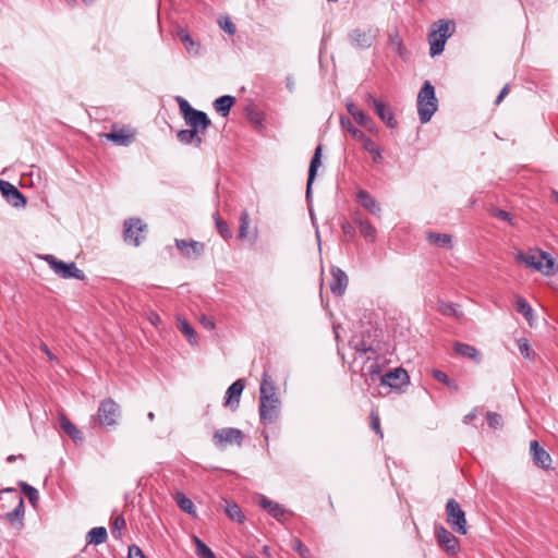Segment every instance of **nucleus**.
Here are the masks:
<instances>
[{"mask_svg": "<svg viewBox=\"0 0 558 558\" xmlns=\"http://www.w3.org/2000/svg\"><path fill=\"white\" fill-rule=\"evenodd\" d=\"M281 401L277 395L275 381L265 367L259 386V420L263 425L275 423L280 416Z\"/></svg>", "mask_w": 558, "mask_h": 558, "instance_id": "nucleus-1", "label": "nucleus"}, {"mask_svg": "<svg viewBox=\"0 0 558 558\" xmlns=\"http://www.w3.org/2000/svg\"><path fill=\"white\" fill-rule=\"evenodd\" d=\"M437 98L435 88L429 81H426L417 95V113L421 123H427L437 111Z\"/></svg>", "mask_w": 558, "mask_h": 558, "instance_id": "nucleus-2", "label": "nucleus"}, {"mask_svg": "<svg viewBox=\"0 0 558 558\" xmlns=\"http://www.w3.org/2000/svg\"><path fill=\"white\" fill-rule=\"evenodd\" d=\"M44 259L48 263L53 272L62 279H77L83 281L86 278L84 271L77 268L74 262L65 263L53 255H46Z\"/></svg>", "mask_w": 558, "mask_h": 558, "instance_id": "nucleus-3", "label": "nucleus"}, {"mask_svg": "<svg viewBox=\"0 0 558 558\" xmlns=\"http://www.w3.org/2000/svg\"><path fill=\"white\" fill-rule=\"evenodd\" d=\"M446 515L447 522L452 527V530L461 535H465L468 532V522L465 518V512L461 508L460 504L450 498L446 504Z\"/></svg>", "mask_w": 558, "mask_h": 558, "instance_id": "nucleus-4", "label": "nucleus"}, {"mask_svg": "<svg viewBox=\"0 0 558 558\" xmlns=\"http://www.w3.org/2000/svg\"><path fill=\"white\" fill-rule=\"evenodd\" d=\"M147 226L140 218L126 219L123 223V240L126 244L140 246L146 239Z\"/></svg>", "mask_w": 558, "mask_h": 558, "instance_id": "nucleus-5", "label": "nucleus"}, {"mask_svg": "<svg viewBox=\"0 0 558 558\" xmlns=\"http://www.w3.org/2000/svg\"><path fill=\"white\" fill-rule=\"evenodd\" d=\"M242 441V430L234 427H225L217 429L213 435V442L219 449H225L229 445L241 446Z\"/></svg>", "mask_w": 558, "mask_h": 558, "instance_id": "nucleus-6", "label": "nucleus"}, {"mask_svg": "<svg viewBox=\"0 0 558 558\" xmlns=\"http://www.w3.org/2000/svg\"><path fill=\"white\" fill-rule=\"evenodd\" d=\"M120 416V407L111 398L102 400L97 410L99 424L102 426H113Z\"/></svg>", "mask_w": 558, "mask_h": 558, "instance_id": "nucleus-7", "label": "nucleus"}, {"mask_svg": "<svg viewBox=\"0 0 558 558\" xmlns=\"http://www.w3.org/2000/svg\"><path fill=\"white\" fill-rule=\"evenodd\" d=\"M381 366L378 354L365 357L361 367V377L364 378L366 385L380 383V377L384 376Z\"/></svg>", "mask_w": 558, "mask_h": 558, "instance_id": "nucleus-8", "label": "nucleus"}, {"mask_svg": "<svg viewBox=\"0 0 558 558\" xmlns=\"http://www.w3.org/2000/svg\"><path fill=\"white\" fill-rule=\"evenodd\" d=\"M365 101L388 128L395 129L397 126L398 122L395 118V113L388 105L375 98L372 94L365 95Z\"/></svg>", "mask_w": 558, "mask_h": 558, "instance_id": "nucleus-9", "label": "nucleus"}, {"mask_svg": "<svg viewBox=\"0 0 558 558\" xmlns=\"http://www.w3.org/2000/svg\"><path fill=\"white\" fill-rule=\"evenodd\" d=\"M434 531L439 547L448 555H457L460 549L459 539L441 524H436Z\"/></svg>", "mask_w": 558, "mask_h": 558, "instance_id": "nucleus-10", "label": "nucleus"}, {"mask_svg": "<svg viewBox=\"0 0 558 558\" xmlns=\"http://www.w3.org/2000/svg\"><path fill=\"white\" fill-rule=\"evenodd\" d=\"M409 375L402 367H396L380 377V385L390 389L401 391L402 387L409 385Z\"/></svg>", "mask_w": 558, "mask_h": 558, "instance_id": "nucleus-11", "label": "nucleus"}, {"mask_svg": "<svg viewBox=\"0 0 558 558\" xmlns=\"http://www.w3.org/2000/svg\"><path fill=\"white\" fill-rule=\"evenodd\" d=\"M2 493H10L13 494L15 500L17 501L15 508L5 513V519L9 521V523L14 526L16 530H21L24 526V513H25V506H24V499L14 488H7L0 492Z\"/></svg>", "mask_w": 558, "mask_h": 558, "instance_id": "nucleus-12", "label": "nucleus"}, {"mask_svg": "<svg viewBox=\"0 0 558 558\" xmlns=\"http://www.w3.org/2000/svg\"><path fill=\"white\" fill-rule=\"evenodd\" d=\"M0 192L5 201L15 208L25 207L27 199L25 195L12 183L0 180Z\"/></svg>", "mask_w": 558, "mask_h": 558, "instance_id": "nucleus-13", "label": "nucleus"}, {"mask_svg": "<svg viewBox=\"0 0 558 558\" xmlns=\"http://www.w3.org/2000/svg\"><path fill=\"white\" fill-rule=\"evenodd\" d=\"M434 26H437V28H434L433 31L440 35L441 39L430 43L429 53L432 57L438 56L444 51L446 40L450 37L449 22L440 20L438 23H435Z\"/></svg>", "mask_w": 558, "mask_h": 558, "instance_id": "nucleus-14", "label": "nucleus"}, {"mask_svg": "<svg viewBox=\"0 0 558 558\" xmlns=\"http://www.w3.org/2000/svg\"><path fill=\"white\" fill-rule=\"evenodd\" d=\"M331 281H330V291L333 295L341 296L344 294L349 279L347 274L339 267H331Z\"/></svg>", "mask_w": 558, "mask_h": 558, "instance_id": "nucleus-15", "label": "nucleus"}, {"mask_svg": "<svg viewBox=\"0 0 558 558\" xmlns=\"http://www.w3.org/2000/svg\"><path fill=\"white\" fill-rule=\"evenodd\" d=\"M185 123L198 133L204 134L208 126L211 124L207 113L195 109L191 114L184 119Z\"/></svg>", "mask_w": 558, "mask_h": 558, "instance_id": "nucleus-16", "label": "nucleus"}, {"mask_svg": "<svg viewBox=\"0 0 558 558\" xmlns=\"http://www.w3.org/2000/svg\"><path fill=\"white\" fill-rule=\"evenodd\" d=\"M175 246L186 258H197L204 252V243L194 240H175Z\"/></svg>", "mask_w": 558, "mask_h": 558, "instance_id": "nucleus-17", "label": "nucleus"}, {"mask_svg": "<svg viewBox=\"0 0 558 558\" xmlns=\"http://www.w3.org/2000/svg\"><path fill=\"white\" fill-rule=\"evenodd\" d=\"M530 452L532 454V459L535 465L544 470H548L550 468V454L543 447L539 446L537 440H532L530 442Z\"/></svg>", "mask_w": 558, "mask_h": 558, "instance_id": "nucleus-18", "label": "nucleus"}, {"mask_svg": "<svg viewBox=\"0 0 558 558\" xmlns=\"http://www.w3.org/2000/svg\"><path fill=\"white\" fill-rule=\"evenodd\" d=\"M243 390V379H238L234 383H232L226 391L225 405L230 407L231 410L238 409Z\"/></svg>", "mask_w": 558, "mask_h": 558, "instance_id": "nucleus-19", "label": "nucleus"}, {"mask_svg": "<svg viewBox=\"0 0 558 558\" xmlns=\"http://www.w3.org/2000/svg\"><path fill=\"white\" fill-rule=\"evenodd\" d=\"M375 36L371 31L353 29L349 34V40L351 45L359 49H367L373 45Z\"/></svg>", "mask_w": 558, "mask_h": 558, "instance_id": "nucleus-20", "label": "nucleus"}, {"mask_svg": "<svg viewBox=\"0 0 558 558\" xmlns=\"http://www.w3.org/2000/svg\"><path fill=\"white\" fill-rule=\"evenodd\" d=\"M322 150H323V146L319 144L316 147L314 155L312 156V159L310 162L308 175H307V182H306V198H310V196L312 194V185L316 178L317 170L322 163Z\"/></svg>", "mask_w": 558, "mask_h": 558, "instance_id": "nucleus-21", "label": "nucleus"}, {"mask_svg": "<svg viewBox=\"0 0 558 558\" xmlns=\"http://www.w3.org/2000/svg\"><path fill=\"white\" fill-rule=\"evenodd\" d=\"M356 201L368 213L376 217H380L381 207L377 199L373 197L367 191L360 190L356 194Z\"/></svg>", "mask_w": 558, "mask_h": 558, "instance_id": "nucleus-22", "label": "nucleus"}, {"mask_svg": "<svg viewBox=\"0 0 558 558\" xmlns=\"http://www.w3.org/2000/svg\"><path fill=\"white\" fill-rule=\"evenodd\" d=\"M347 110L357 124L369 132L376 130L373 119L359 109L353 102H347Z\"/></svg>", "mask_w": 558, "mask_h": 558, "instance_id": "nucleus-23", "label": "nucleus"}, {"mask_svg": "<svg viewBox=\"0 0 558 558\" xmlns=\"http://www.w3.org/2000/svg\"><path fill=\"white\" fill-rule=\"evenodd\" d=\"M259 506L278 521H281L286 514V508L282 505L270 500L266 496L260 497Z\"/></svg>", "mask_w": 558, "mask_h": 558, "instance_id": "nucleus-24", "label": "nucleus"}, {"mask_svg": "<svg viewBox=\"0 0 558 558\" xmlns=\"http://www.w3.org/2000/svg\"><path fill=\"white\" fill-rule=\"evenodd\" d=\"M104 136L108 141L112 142L113 144H116L118 146H129L133 141L134 134L131 132H128L125 130H114L113 129L111 132L105 133Z\"/></svg>", "mask_w": 558, "mask_h": 558, "instance_id": "nucleus-25", "label": "nucleus"}, {"mask_svg": "<svg viewBox=\"0 0 558 558\" xmlns=\"http://www.w3.org/2000/svg\"><path fill=\"white\" fill-rule=\"evenodd\" d=\"M199 134L201 133L191 128L179 131L177 137L178 141L184 145H193L195 147H199L203 143V138L201 137Z\"/></svg>", "mask_w": 558, "mask_h": 558, "instance_id": "nucleus-26", "label": "nucleus"}, {"mask_svg": "<svg viewBox=\"0 0 558 558\" xmlns=\"http://www.w3.org/2000/svg\"><path fill=\"white\" fill-rule=\"evenodd\" d=\"M454 351L457 354H459L463 357L470 359L476 363H480L482 361L481 352L475 347H473L471 344L456 342Z\"/></svg>", "mask_w": 558, "mask_h": 558, "instance_id": "nucleus-27", "label": "nucleus"}, {"mask_svg": "<svg viewBox=\"0 0 558 558\" xmlns=\"http://www.w3.org/2000/svg\"><path fill=\"white\" fill-rule=\"evenodd\" d=\"M60 427L74 442L83 441L82 432L65 415L60 417Z\"/></svg>", "mask_w": 558, "mask_h": 558, "instance_id": "nucleus-28", "label": "nucleus"}, {"mask_svg": "<svg viewBox=\"0 0 558 558\" xmlns=\"http://www.w3.org/2000/svg\"><path fill=\"white\" fill-rule=\"evenodd\" d=\"M235 102V98L230 95H223L218 97L214 101L215 110L220 113L222 117H227L230 113L232 106Z\"/></svg>", "mask_w": 558, "mask_h": 558, "instance_id": "nucleus-29", "label": "nucleus"}, {"mask_svg": "<svg viewBox=\"0 0 558 558\" xmlns=\"http://www.w3.org/2000/svg\"><path fill=\"white\" fill-rule=\"evenodd\" d=\"M177 36L184 45L186 51L189 53L198 54L199 52V44L194 41V39L191 37L190 33L185 28H179L177 31Z\"/></svg>", "mask_w": 558, "mask_h": 558, "instance_id": "nucleus-30", "label": "nucleus"}, {"mask_svg": "<svg viewBox=\"0 0 558 558\" xmlns=\"http://www.w3.org/2000/svg\"><path fill=\"white\" fill-rule=\"evenodd\" d=\"M426 239L429 244L438 247H451L452 236L447 233L427 232Z\"/></svg>", "mask_w": 558, "mask_h": 558, "instance_id": "nucleus-31", "label": "nucleus"}, {"mask_svg": "<svg viewBox=\"0 0 558 558\" xmlns=\"http://www.w3.org/2000/svg\"><path fill=\"white\" fill-rule=\"evenodd\" d=\"M354 223L357 225L360 233L366 241L374 242L376 240V229L368 220L355 218Z\"/></svg>", "mask_w": 558, "mask_h": 558, "instance_id": "nucleus-32", "label": "nucleus"}, {"mask_svg": "<svg viewBox=\"0 0 558 558\" xmlns=\"http://www.w3.org/2000/svg\"><path fill=\"white\" fill-rule=\"evenodd\" d=\"M364 150L372 155L374 162H380L383 159V150L376 143L367 135L361 141Z\"/></svg>", "mask_w": 558, "mask_h": 558, "instance_id": "nucleus-33", "label": "nucleus"}, {"mask_svg": "<svg viewBox=\"0 0 558 558\" xmlns=\"http://www.w3.org/2000/svg\"><path fill=\"white\" fill-rule=\"evenodd\" d=\"M173 499L182 511L186 512L187 514L195 515V506L184 493L177 492L173 495Z\"/></svg>", "mask_w": 558, "mask_h": 558, "instance_id": "nucleus-34", "label": "nucleus"}, {"mask_svg": "<svg viewBox=\"0 0 558 558\" xmlns=\"http://www.w3.org/2000/svg\"><path fill=\"white\" fill-rule=\"evenodd\" d=\"M213 218L215 220L216 230L219 235L226 241L232 239V231L230 230L228 223L221 218L220 214L218 211L214 213Z\"/></svg>", "mask_w": 558, "mask_h": 558, "instance_id": "nucleus-35", "label": "nucleus"}, {"mask_svg": "<svg viewBox=\"0 0 558 558\" xmlns=\"http://www.w3.org/2000/svg\"><path fill=\"white\" fill-rule=\"evenodd\" d=\"M225 512L232 521L238 523H243L245 520V515L243 514L240 506L235 502L226 500Z\"/></svg>", "mask_w": 558, "mask_h": 558, "instance_id": "nucleus-36", "label": "nucleus"}, {"mask_svg": "<svg viewBox=\"0 0 558 558\" xmlns=\"http://www.w3.org/2000/svg\"><path fill=\"white\" fill-rule=\"evenodd\" d=\"M107 536H108V534H107L106 527H104V526L93 527L87 533V542L89 544L100 545L106 542Z\"/></svg>", "mask_w": 558, "mask_h": 558, "instance_id": "nucleus-37", "label": "nucleus"}, {"mask_svg": "<svg viewBox=\"0 0 558 558\" xmlns=\"http://www.w3.org/2000/svg\"><path fill=\"white\" fill-rule=\"evenodd\" d=\"M340 125L342 129L347 130L355 140L357 141H362L364 137H365V133L362 132L361 130L356 129L352 121L345 117V116H340Z\"/></svg>", "mask_w": 558, "mask_h": 558, "instance_id": "nucleus-38", "label": "nucleus"}, {"mask_svg": "<svg viewBox=\"0 0 558 558\" xmlns=\"http://www.w3.org/2000/svg\"><path fill=\"white\" fill-rule=\"evenodd\" d=\"M178 328L186 337L191 344L197 342L196 332L186 319L178 318Z\"/></svg>", "mask_w": 558, "mask_h": 558, "instance_id": "nucleus-39", "label": "nucleus"}, {"mask_svg": "<svg viewBox=\"0 0 558 558\" xmlns=\"http://www.w3.org/2000/svg\"><path fill=\"white\" fill-rule=\"evenodd\" d=\"M515 259L525 266L533 268L535 270H542L543 264L541 260H537L534 255L525 254L523 252H519L515 256Z\"/></svg>", "mask_w": 558, "mask_h": 558, "instance_id": "nucleus-40", "label": "nucleus"}, {"mask_svg": "<svg viewBox=\"0 0 558 558\" xmlns=\"http://www.w3.org/2000/svg\"><path fill=\"white\" fill-rule=\"evenodd\" d=\"M433 377L437 381H439V383L444 384L445 386H447L451 391H458L459 390V385L457 384V381L451 379L445 372H442L440 369H434L433 371Z\"/></svg>", "mask_w": 558, "mask_h": 558, "instance_id": "nucleus-41", "label": "nucleus"}, {"mask_svg": "<svg viewBox=\"0 0 558 558\" xmlns=\"http://www.w3.org/2000/svg\"><path fill=\"white\" fill-rule=\"evenodd\" d=\"M248 227H250V215L247 210H243L239 217V232L238 239L243 241L248 238Z\"/></svg>", "mask_w": 558, "mask_h": 558, "instance_id": "nucleus-42", "label": "nucleus"}, {"mask_svg": "<svg viewBox=\"0 0 558 558\" xmlns=\"http://www.w3.org/2000/svg\"><path fill=\"white\" fill-rule=\"evenodd\" d=\"M515 310L518 313L522 314L527 322H531L533 318V308L522 296H517Z\"/></svg>", "mask_w": 558, "mask_h": 558, "instance_id": "nucleus-43", "label": "nucleus"}, {"mask_svg": "<svg viewBox=\"0 0 558 558\" xmlns=\"http://www.w3.org/2000/svg\"><path fill=\"white\" fill-rule=\"evenodd\" d=\"M195 546H196V555L198 558H216L213 550L197 536L193 537Z\"/></svg>", "mask_w": 558, "mask_h": 558, "instance_id": "nucleus-44", "label": "nucleus"}, {"mask_svg": "<svg viewBox=\"0 0 558 558\" xmlns=\"http://www.w3.org/2000/svg\"><path fill=\"white\" fill-rule=\"evenodd\" d=\"M354 350L356 353H359L361 356L363 355H376L377 349L374 348L372 344L367 343L364 339L357 341L354 344Z\"/></svg>", "mask_w": 558, "mask_h": 558, "instance_id": "nucleus-45", "label": "nucleus"}, {"mask_svg": "<svg viewBox=\"0 0 558 558\" xmlns=\"http://www.w3.org/2000/svg\"><path fill=\"white\" fill-rule=\"evenodd\" d=\"M438 311L446 316L459 317L461 315L459 306L454 303L439 302Z\"/></svg>", "mask_w": 558, "mask_h": 558, "instance_id": "nucleus-46", "label": "nucleus"}, {"mask_svg": "<svg viewBox=\"0 0 558 558\" xmlns=\"http://www.w3.org/2000/svg\"><path fill=\"white\" fill-rule=\"evenodd\" d=\"M291 548L296 551L302 558H311L310 549L298 537H293L290 542Z\"/></svg>", "mask_w": 558, "mask_h": 558, "instance_id": "nucleus-47", "label": "nucleus"}, {"mask_svg": "<svg viewBox=\"0 0 558 558\" xmlns=\"http://www.w3.org/2000/svg\"><path fill=\"white\" fill-rule=\"evenodd\" d=\"M126 526V523H125V519L122 514H119L117 515L114 519H113V524H112V529H111V533H112V536L114 538H121L122 536V530L125 529Z\"/></svg>", "mask_w": 558, "mask_h": 558, "instance_id": "nucleus-48", "label": "nucleus"}, {"mask_svg": "<svg viewBox=\"0 0 558 558\" xmlns=\"http://www.w3.org/2000/svg\"><path fill=\"white\" fill-rule=\"evenodd\" d=\"M486 420H487L489 427H492L494 429H499L504 425L502 416L499 413H496L493 411H488L486 413Z\"/></svg>", "mask_w": 558, "mask_h": 558, "instance_id": "nucleus-49", "label": "nucleus"}, {"mask_svg": "<svg viewBox=\"0 0 558 558\" xmlns=\"http://www.w3.org/2000/svg\"><path fill=\"white\" fill-rule=\"evenodd\" d=\"M518 349L525 359L530 360L533 357L534 352L526 338L518 339Z\"/></svg>", "mask_w": 558, "mask_h": 558, "instance_id": "nucleus-50", "label": "nucleus"}, {"mask_svg": "<svg viewBox=\"0 0 558 558\" xmlns=\"http://www.w3.org/2000/svg\"><path fill=\"white\" fill-rule=\"evenodd\" d=\"M20 486L23 493L27 496L31 502L37 501L39 494L38 490L25 482H21Z\"/></svg>", "mask_w": 558, "mask_h": 558, "instance_id": "nucleus-51", "label": "nucleus"}, {"mask_svg": "<svg viewBox=\"0 0 558 558\" xmlns=\"http://www.w3.org/2000/svg\"><path fill=\"white\" fill-rule=\"evenodd\" d=\"M390 44L401 58L405 57L407 49L397 34L390 37Z\"/></svg>", "mask_w": 558, "mask_h": 558, "instance_id": "nucleus-52", "label": "nucleus"}, {"mask_svg": "<svg viewBox=\"0 0 558 558\" xmlns=\"http://www.w3.org/2000/svg\"><path fill=\"white\" fill-rule=\"evenodd\" d=\"M177 101L179 104L180 112L185 119L189 114H191L195 109L189 104L186 99L181 96L177 97Z\"/></svg>", "mask_w": 558, "mask_h": 558, "instance_id": "nucleus-53", "label": "nucleus"}, {"mask_svg": "<svg viewBox=\"0 0 558 558\" xmlns=\"http://www.w3.org/2000/svg\"><path fill=\"white\" fill-rule=\"evenodd\" d=\"M219 26L229 35H234L235 26L230 20V17L226 16L218 21Z\"/></svg>", "mask_w": 558, "mask_h": 558, "instance_id": "nucleus-54", "label": "nucleus"}, {"mask_svg": "<svg viewBox=\"0 0 558 558\" xmlns=\"http://www.w3.org/2000/svg\"><path fill=\"white\" fill-rule=\"evenodd\" d=\"M371 428L380 436V438L384 437L381 427H380V418L379 415L376 412L371 413Z\"/></svg>", "mask_w": 558, "mask_h": 558, "instance_id": "nucleus-55", "label": "nucleus"}, {"mask_svg": "<svg viewBox=\"0 0 558 558\" xmlns=\"http://www.w3.org/2000/svg\"><path fill=\"white\" fill-rule=\"evenodd\" d=\"M129 558H145L143 550L135 544L129 546Z\"/></svg>", "mask_w": 558, "mask_h": 558, "instance_id": "nucleus-56", "label": "nucleus"}, {"mask_svg": "<svg viewBox=\"0 0 558 558\" xmlns=\"http://www.w3.org/2000/svg\"><path fill=\"white\" fill-rule=\"evenodd\" d=\"M199 323L204 326V328H206L208 330L215 329V326H216L215 320L211 317L206 316V315L201 316Z\"/></svg>", "mask_w": 558, "mask_h": 558, "instance_id": "nucleus-57", "label": "nucleus"}, {"mask_svg": "<svg viewBox=\"0 0 558 558\" xmlns=\"http://www.w3.org/2000/svg\"><path fill=\"white\" fill-rule=\"evenodd\" d=\"M341 229L344 235L349 238H353L355 235V229L353 225H351L349 221H343L341 225Z\"/></svg>", "mask_w": 558, "mask_h": 558, "instance_id": "nucleus-58", "label": "nucleus"}, {"mask_svg": "<svg viewBox=\"0 0 558 558\" xmlns=\"http://www.w3.org/2000/svg\"><path fill=\"white\" fill-rule=\"evenodd\" d=\"M494 216L505 221H510L512 218L511 214L504 209H495Z\"/></svg>", "mask_w": 558, "mask_h": 558, "instance_id": "nucleus-59", "label": "nucleus"}, {"mask_svg": "<svg viewBox=\"0 0 558 558\" xmlns=\"http://www.w3.org/2000/svg\"><path fill=\"white\" fill-rule=\"evenodd\" d=\"M286 87L290 93H293L295 90V81L291 75H288L286 77Z\"/></svg>", "mask_w": 558, "mask_h": 558, "instance_id": "nucleus-60", "label": "nucleus"}, {"mask_svg": "<svg viewBox=\"0 0 558 558\" xmlns=\"http://www.w3.org/2000/svg\"><path fill=\"white\" fill-rule=\"evenodd\" d=\"M508 92H509L508 85L504 86L502 89L500 90L499 95L497 96L495 104L499 105L502 101V99L508 95Z\"/></svg>", "mask_w": 558, "mask_h": 558, "instance_id": "nucleus-61", "label": "nucleus"}, {"mask_svg": "<svg viewBox=\"0 0 558 558\" xmlns=\"http://www.w3.org/2000/svg\"><path fill=\"white\" fill-rule=\"evenodd\" d=\"M477 410L478 408H474L470 413H468L464 417H463V422L465 424L470 423L472 420H474L476 417V413H477Z\"/></svg>", "mask_w": 558, "mask_h": 558, "instance_id": "nucleus-62", "label": "nucleus"}, {"mask_svg": "<svg viewBox=\"0 0 558 558\" xmlns=\"http://www.w3.org/2000/svg\"><path fill=\"white\" fill-rule=\"evenodd\" d=\"M541 256H542L543 258H546V259H547V267H550V266H553V265H554V260H553V258L550 257V255H549L547 252H543V251H542V252H541Z\"/></svg>", "mask_w": 558, "mask_h": 558, "instance_id": "nucleus-63", "label": "nucleus"}, {"mask_svg": "<svg viewBox=\"0 0 558 558\" xmlns=\"http://www.w3.org/2000/svg\"><path fill=\"white\" fill-rule=\"evenodd\" d=\"M441 37L440 35H438L436 32L432 31L429 36H428V43H434V40H440Z\"/></svg>", "mask_w": 558, "mask_h": 558, "instance_id": "nucleus-64", "label": "nucleus"}]
</instances>
